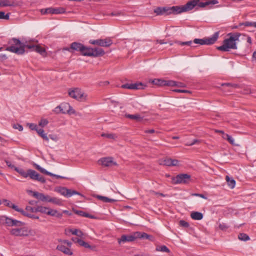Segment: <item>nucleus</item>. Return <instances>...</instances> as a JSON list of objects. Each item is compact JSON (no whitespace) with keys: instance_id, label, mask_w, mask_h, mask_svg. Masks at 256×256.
Returning a JSON list of instances; mask_svg holds the SVG:
<instances>
[{"instance_id":"f257e3e1","label":"nucleus","mask_w":256,"mask_h":256,"mask_svg":"<svg viewBox=\"0 0 256 256\" xmlns=\"http://www.w3.org/2000/svg\"><path fill=\"white\" fill-rule=\"evenodd\" d=\"M9 45L6 48V50L16 53L18 54H22L25 52V48H28L34 51V44H25L22 43L20 40L16 38H12L8 42Z\"/></svg>"},{"instance_id":"f03ea898","label":"nucleus","mask_w":256,"mask_h":256,"mask_svg":"<svg viewBox=\"0 0 256 256\" xmlns=\"http://www.w3.org/2000/svg\"><path fill=\"white\" fill-rule=\"evenodd\" d=\"M230 37L223 41L222 46H218L217 49L222 52H228L230 49L236 50L238 48L236 42L239 40L240 34L238 32L229 33L228 34Z\"/></svg>"},{"instance_id":"7ed1b4c3","label":"nucleus","mask_w":256,"mask_h":256,"mask_svg":"<svg viewBox=\"0 0 256 256\" xmlns=\"http://www.w3.org/2000/svg\"><path fill=\"white\" fill-rule=\"evenodd\" d=\"M82 54L84 56L98 57L104 54V51L100 48H91L84 46V48L81 52Z\"/></svg>"},{"instance_id":"20e7f679","label":"nucleus","mask_w":256,"mask_h":256,"mask_svg":"<svg viewBox=\"0 0 256 256\" xmlns=\"http://www.w3.org/2000/svg\"><path fill=\"white\" fill-rule=\"evenodd\" d=\"M154 12L157 16H168L170 14H176V6L156 7Z\"/></svg>"},{"instance_id":"39448f33","label":"nucleus","mask_w":256,"mask_h":256,"mask_svg":"<svg viewBox=\"0 0 256 256\" xmlns=\"http://www.w3.org/2000/svg\"><path fill=\"white\" fill-rule=\"evenodd\" d=\"M219 36V32H216L212 37L208 38H204L202 39L195 38L194 40V42L196 44H200V45H210L214 44L218 40Z\"/></svg>"},{"instance_id":"423d86ee","label":"nucleus","mask_w":256,"mask_h":256,"mask_svg":"<svg viewBox=\"0 0 256 256\" xmlns=\"http://www.w3.org/2000/svg\"><path fill=\"white\" fill-rule=\"evenodd\" d=\"M198 2L197 0H192L188 1L186 4L181 6H176V14L192 10L196 6V2Z\"/></svg>"},{"instance_id":"0eeeda50","label":"nucleus","mask_w":256,"mask_h":256,"mask_svg":"<svg viewBox=\"0 0 256 256\" xmlns=\"http://www.w3.org/2000/svg\"><path fill=\"white\" fill-rule=\"evenodd\" d=\"M68 95L73 98L82 102L86 100L87 97V95L78 88L70 90Z\"/></svg>"},{"instance_id":"6e6552de","label":"nucleus","mask_w":256,"mask_h":256,"mask_svg":"<svg viewBox=\"0 0 256 256\" xmlns=\"http://www.w3.org/2000/svg\"><path fill=\"white\" fill-rule=\"evenodd\" d=\"M10 233L16 236H26L30 234V230H29L26 227H22L12 228Z\"/></svg>"},{"instance_id":"1a4fd4ad","label":"nucleus","mask_w":256,"mask_h":256,"mask_svg":"<svg viewBox=\"0 0 256 256\" xmlns=\"http://www.w3.org/2000/svg\"><path fill=\"white\" fill-rule=\"evenodd\" d=\"M89 42L92 44L98 45L103 47H108L112 44V40L108 38L105 39L90 40Z\"/></svg>"},{"instance_id":"9d476101","label":"nucleus","mask_w":256,"mask_h":256,"mask_svg":"<svg viewBox=\"0 0 256 256\" xmlns=\"http://www.w3.org/2000/svg\"><path fill=\"white\" fill-rule=\"evenodd\" d=\"M190 179V176L186 174H182L177 175L176 177L172 178L174 184H186Z\"/></svg>"},{"instance_id":"9b49d317","label":"nucleus","mask_w":256,"mask_h":256,"mask_svg":"<svg viewBox=\"0 0 256 256\" xmlns=\"http://www.w3.org/2000/svg\"><path fill=\"white\" fill-rule=\"evenodd\" d=\"M28 176L30 178V179L32 180H37L42 183L46 182V180L44 178L40 176V174H38L37 172H36L35 170H28L27 178Z\"/></svg>"},{"instance_id":"f8f14e48","label":"nucleus","mask_w":256,"mask_h":256,"mask_svg":"<svg viewBox=\"0 0 256 256\" xmlns=\"http://www.w3.org/2000/svg\"><path fill=\"white\" fill-rule=\"evenodd\" d=\"M40 12L42 14H64L65 12V9L63 8H49L45 9H42L40 10Z\"/></svg>"},{"instance_id":"ddd939ff","label":"nucleus","mask_w":256,"mask_h":256,"mask_svg":"<svg viewBox=\"0 0 256 256\" xmlns=\"http://www.w3.org/2000/svg\"><path fill=\"white\" fill-rule=\"evenodd\" d=\"M146 86L142 82H136L134 84H126L122 85L121 88L130 90L144 89Z\"/></svg>"},{"instance_id":"4468645a","label":"nucleus","mask_w":256,"mask_h":256,"mask_svg":"<svg viewBox=\"0 0 256 256\" xmlns=\"http://www.w3.org/2000/svg\"><path fill=\"white\" fill-rule=\"evenodd\" d=\"M58 192L62 195L69 198L74 194L80 195V194L76 190L68 189L64 187L60 188L58 190Z\"/></svg>"},{"instance_id":"2eb2a0df","label":"nucleus","mask_w":256,"mask_h":256,"mask_svg":"<svg viewBox=\"0 0 256 256\" xmlns=\"http://www.w3.org/2000/svg\"><path fill=\"white\" fill-rule=\"evenodd\" d=\"M34 166L36 170H39L40 172H41L42 174H47L48 176H54V177L56 178H66L65 177L52 174V173L47 171L44 168H42L40 166H39L38 164H34Z\"/></svg>"},{"instance_id":"dca6fc26","label":"nucleus","mask_w":256,"mask_h":256,"mask_svg":"<svg viewBox=\"0 0 256 256\" xmlns=\"http://www.w3.org/2000/svg\"><path fill=\"white\" fill-rule=\"evenodd\" d=\"M136 238H137L136 236V232L134 234L132 235H122L120 238L118 240V242L119 244H120L122 242H130L134 241Z\"/></svg>"},{"instance_id":"f3484780","label":"nucleus","mask_w":256,"mask_h":256,"mask_svg":"<svg viewBox=\"0 0 256 256\" xmlns=\"http://www.w3.org/2000/svg\"><path fill=\"white\" fill-rule=\"evenodd\" d=\"M98 163L104 166H110L116 164V162H114L112 158L110 157L102 158L98 160Z\"/></svg>"},{"instance_id":"a211bd4d","label":"nucleus","mask_w":256,"mask_h":256,"mask_svg":"<svg viewBox=\"0 0 256 256\" xmlns=\"http://www.w3.org/2000/svg\"><path fill=\"white\" fill-rule=\"evenodd\" d=\"M178 163L179 162L177 160L167 158L161 160L160 164L170 166H178Z\"/></svg>"},{"instance_id":"6ab92c4d","label":"nucleus","mask_w":256,"mask_h":256,"mask_svg":"<svg viewBox=\"0 0 256 256\" xmlns=\"http://www.w3.org/2000/svg\"><path fill=\"white\" fill-rule=\"evenodd\" d=\"M153 82L156 85L160 86H173L176 85V82L174 80H164L159 79H155L153 80Z\"/></svg>"},{"instance_id":"aec40b11","label":"nucleus","mask_w":256,"mask_h":256,"mask_svg":"<svg viewBox=\"0 0 256 256\" xmlns=\"http://www.w3.org/2000/svg\"><path fill=\"white\" fill-rule=\"evenodd\" d=\"M4 218H5V222L6 224L8 226H21L24 224V223L21 221L6 216Z\"/></svg>"},{"instance_id":"412c9836","label":"nucleus","mask_w":256,"mask_h":256,"mask_svg":"<svg viewBox=\"0 0 256 256\" xmlns=\"http://www.w3.org/2000/svg\"><path fill=\"white\" fill-rule=\"evenodd\" d=\"M136 236L137 238L148 240L150 241H154V238L145 232H136Z\"/></svg>"},{"instance_id":"4be33fe9","label":"nucleus","mask_w":256,"mask_h":256,"mask_svg":"<svg viewBox=\"0 0 256 256\" xmlns=\"http://www.w3.org/2000/svg\"><path fill=\"white\" fill-rule=\"evenodd\" d=\"M56 249L62 252L64 254L71 256L73 254L70 249L66 247L63 245H58L56 247Z\"/></svg>"},{"instance_id":"5701e85b","label":"nucleus","mask_w":256,"mask_h":256,"mask_svg":"<svg viewBox=\"0 0 256 256\" xmlns=\"http://www.w3.org/2000/svg\"><path fill=\"white\" fill-rule=\"evenodd\" d=\"M84 48V46L80 43L74 42L71 44V49H72V50L78 51L81 52Z\"/></svg>"},{"instance_id":"b1692460","label":"nucleus","mask_w":256,"mask_h":256,"mask_svg":"<svg viewBox=\"0 0 256 256\" xmlns=\"http://www.w3.org/2000/svg\"><path fill=\"white\" fill-rule=\"evenodd\" d=\"M48 215L56 216L58 218H60L62 216V213L59 212L56 210L51 209L50 208H48Z\"/></svg>"},{"instance_id":"393cba45","label":"nucleus","mask_w":256,"mask_h":256,"mask_svg":"<svg viewBox=\"0 0 256 256\" xmlns=\"http://www.w3.org/2000/svg\"><path fill=\"white\" fill-rule=\"evenodd\" d=\"M31 193L32 194V196L34 197L35 198L42 201L44 202L45 200V195L42 193H40L37 192H33V191H30Z\"/></svg>"},{"instance_id":"a878e982","label":"nucleus","mask_w":256,"mask_h":256,"mask_svg":"<svg viewBox=\"0 0 256 256\" xmlns=\"http://www.w3.org/2000/svg\"><path fill=\"white\" fill-rule=\"evenodd\" d=\"M190 216L193 220H200L203 218V214L200 212H193L191 213Z\"/></svg>"},{"instance_id":"bb28decb","label":"nucleus","mask_w":256,"mask_h":256,"mask_svg":"<svg viewBox=\"0 0 256 256\" xmlns=\"http://www.w3.org/2000/svg\"><path fill=\"white\" fill-rule=\"evenodd\" d=\"M226 180L228 183V185L230 188H234L236 186V181L228 176H226Z\"/></svg>"},{"instance_id":"cd10ccee","label":"nucleus","mask_w":256,"mask_h":256,"mask_svg":"<svg viewBox=\"0 0 256 256\" xmlns=\"http://www.w3.org/2000/svg\"><path fill=\"white\" fill-rule=\"evenodd\" d=\"M126 117L127 118H129L132 120H134L137 122H140L142 120V118L138 114H126Z\"/></svg>"},{"instance_id":"c85d7f7f","label":"nucleus","mask_w":256,"mask_h":256,"mask_svg":"<svg viewBox=\"0 0 256 256\" xmlns=\"http://www.w3.org/2000/svg\"><path fill=\"white\" fill-rule=\"evenodd\" d=\"M96 198L100 200H101L102 201L104 202H116V200L114 199H112L108 197L99 196H96Z\"/></svg>"},{"instance_id":"c756f323","label":"nucleus","mask_w":256,"mask_h":256,"mask_svg":"<svg viewBox=\"0 0 256 256\" xmlns=\"http://www.w3.org/2000/svg\"><path fill=\"white\" fill-rule=\"evenodd\" d=\"M69 232L72 234L76 235L80 238H83L84 234L80 230L78 229H70Z\"/></svg>"},{"instance_id":"7c9ffc66","label":"nucleus","mask_w":256,"mask_h":256,"mask_svg":"<svg viewBox=\"0 0 256 256\" xmlns=\"http://www.w3.org/2000/svg\"><path fill=\"white\" fill-rule=\"evenodd\" d=\"M75 214H78V216L86 217V218H94V216H92L88 213H86L82 210H75L74 211Z\"/></svg>"},{"instance_id":"2f4dec72","label":"nucleus","mask_w":256,"mask_h":256,"mask_svg":"<svg viewBox=\"0 0 256 256\" xmlns=\"http://www.w3.org/2000/svg\"><path fill=\"white\" fill-rule=\"evenodd\" d=\"M38 134L45 140L48 142V138L44 133V130L42 128H38L36 130Z\"/></svg>"},{"instance_id":"473e14b6","label":"nucleus","mask_w":256,"mask_h":256,"mask_svg":"<svg viewBox=\"0 0 256 256\" xmlns=\"http://www.w3.org/2000/svg\"><path fill=\"white\" fill-rule=\"evenodd\" d=\"M78 244L80 246H84L85 248H90L92 250H94L95 248L94 246H92L90 245L88 242H85L82 240H80Z\"/></svg>"},{"instance_id":"72a5a7b5","label":"nucleus","mask_w":256,"mask_h":256,"mask_svg":"<svg viewBox=\"0 0 256 256\" xmlns=\"http://www.w3.org/2000/svg\"><path fill=\"white\" fill-rule=\"evenodd\" d=\"M34 51L36 52L42 56L46 54L45 50L38 45H36V46H34Z\"/></svg>"},{"instance_id":"f704fd0d","label":"nucleus","mask_w":256,"mask_h":256,"mask_svg":"<svg viewBox=\"0 0 256 256\" xmlns=\"http://www.w3.org/2000/svg\"><path fill=\"white\" fill-rule=\"evenodd\" d=\"M14 170H16V172H18L19 174H20L24 178H27L28 170L26 172L22 168H20L17 167L15 168Z\"/></svg>"},{"instance_id":"c9c22d12","label":"nucleus","mask_w":256,"mask_h":256,"mask_svg":"<svg viewBox=\"0 0 256 256\" xmlns=\"http://www.w3.org/2000/svg\"><path fill=\"white\" fill-rule=\"evenodd\" d=\"M49 208L42 206H37V212H40L42 214H48V210Z\"/></svg>"},{"instance_id":"e433bc0d","label":"nucleus","mask_w":256,"mask_h":256,"mask_svg":"<svg viewBox=\"0 0 256 256\" xmlns=\"http://www.w3.org/2000/svg\"><path fill=\"white\" fill-rule=\"evenodd\" d=\"M156 250L158 252H169L170 250L166 246H158L156 248Z\"/></svg>"},{"instance_id":"4c0bfd02","label":"nucleus","mask_w":256,"mask_h":256,"mask_svg":"<svg viewBox=\"0 0 256 256\" xmlns=\"http://www.w3.org/2000/svg\"><path fill=\"white\" fill-rule=\"evenodd\" d=\"M238 238L243 241H247L250 239L249 236L244 233H240L238 236Z\"/></svg>"},{"instance_id":"58836bf2","label":"nucleus","mask_w":256,"mask_h":256,"mask_svg":"<svg viewBox=\"0 0 256 256\" xmlns=\"http://www.w3.org/2000/svg\"><path fill=\"white\" fill-rule=\"evenodd\" d=\"M4 202L5 203V205L13 208L14 210H16L17 206L15 205L14 204L11 202L10 200H4Z\"/></svg>"},{"instance_id":"ea45409f","label":"nucleus","mask_w":256,"mask_h":256,"mask_svg":"<svg viewBox=\"0 0 256 256\" xmlns=\"http://www.w3.org/2000/svg\"><path fill=\"white\" fill-rule=\"evenodd\" d=\"M240 26H252L254 28L256 27V22H242L239 24Z\"/></svg>"},{"instance_id":"a19ab883","label":"nucleus","mask_w":256,"mask_h":256,"mask_svg":"<svg viewBox=\"0 0 256 256\" xmlns=\"http://www.w3.org/2000/svg\"><path fill=\"white\" fill-rule=\"evenodd\" d=\"M12 6H14L13 4L10 3L8 0H2L0 1V6L4 7Z\"/></svg>"},{"instance_id":"79ce46f5","label":"nucleus","mask_w":256,"mask_h":256,"mask_svg":"<svg viewBox=\"0 0 256 256\" xmlns=\"http://www.w3.org/2000/svg\"><path fill=\"white\" fill-rule=\"evenodd\" d=\"M230 226L225 223L222 222V223H219L218 224V228L220 230L223 231H226V230H228Z\"/></svg>"},{"instance_id":"37998d69","label":"nucleus","mask_w":256,"mask_h":256,"mask_svg":"<svg viewBox=\"0 0 256 256\" xmlns=\"http://www.w3.org/2000/svg\"><path fill=\"white\" fill-rule=\"evenodd\" d=\"M102 137H105L110 139H115L116 138V134H105L103 133L101 134Z\"/></svg>"},{"instance_id":"c03bdc74","label":"nucleus","mask_w":256,"mask_h":256,"mask_svg":"<svg viewBox=\"0 0 256 256\" xmlns=\"http://www.w3.org/2000/svg\"><path fill=\"white\" fill-rule=\"evenodd\" d=\"M49 202H52L57 205H60L62 204L61 200L56 198H52L49 200Z\"/></svg>"},{"instance_id":"a18cd8bd","label":"nucleus","mask_w":256,"mask_h":256,"mask_svg":"<svg viewBox=\"0 0 256 256\" xmlns=\"http://www.w3.org/2000/svg\"><path fill=\"white\" fill-rule=\"evenodd\" d=\"M10 13L5 14L4 12H0V19L2 20H8L10 18Z\"/></svg>"},{"instance_id":"49530a36","label":"nucleus","mask_w":256,"mask_h":256,"mask_svg":"<svg viewBox=\"0 0 256 256\" xmlns=\"http://www.w3.org/2000/svg\"><path fill=\"white\" fill-rule=\"evenodd\" d=\"M175 43H176V44H178L179 45H180V46H190L191 44H192V42L191 40L188 41V42H180V41H176Z\"/></svg>"},{"instance_id":"de8ad7c7","label":"nucleus","mask_w":256,"mask_h":256,"mask_svg":"<svg viewBox=\"0 0 256 256\" xmlns=\"http://www.w3.org/2000/svg\"><path fill=\"white\" fill-rule=\"evenodd\" d=\"M16 211L20 212L24 216H28V212H27V211L24 210L23 209L19 208L18 206L15 210Z\"/></svg>"},{"instance_id":"09e8293b","label":"nucleus","mask_w":256,"mask_h":256,"mask_svg":"<svg viewBox=\"0 0 256 256\" xmlns=\"http://www.w3.org/2000/svg\"><path fill=\"white\" fill-rule=\"evenodd\" d=\"M48 123V120L45 118H42L38 122V125L41 127H44L46 126Z\"/></svg>"},{"instance_id":"8fccbe9b","label":"nucleus","mask_w":256,"mask_h":256,"mask_svg":"<svg viewBox=\"0 0 256 256\" xmlns=\"http://www.w3.org/2000/svg\"><path fill=\"white\" fill-rule=\"evenodd\" d=\"M37 207L36 208H33L30 206H27L26 207V210L28 212H36L37 210Z\"/></svg>"},{"instance_id":"3c124183","label":"nucleus","mask_w":256,"mask_h":256,"mask_svg":"<svg viewBox=\"0 0 256 256\" xmlns=\"http://www.w3.org/2000/svg\"><path fill=\"white\" fill-rule=\"evenodd\" d=\"M54 112L56 114L62 113L65 114L66 112L64 111L63 109L62 108L61 106H56L54 110Z\"/></svg>"},{"instance_id":"603ef678","label":"nucleus","mask_w":256,"mask_h":256,"mask_svg":"<svg viewBox=\"0 0 256 256\" xmlns=\"http://www.w3.org/2000/svg\"><path fill=\"white\" fill-rule=\"evenodd\" d=\"M179 224L181 226L184 227V228H188L190 226L189 224L184 220H180L179 222Z\"/></svg>"},{"instance_id":"864d4df0","label":"nucleus","mask_w":256,"mask_h":256,"mask_svg":"<svg viewBox=\"0 0 256 256\" xmlns=\"http://www.w3.org/2000/svg\"><path fill=\"white\" fill-rule=\"evenodd\" d=\"M200 140L198 139H194L192 142H188L186 144V146H191L195 144H199Z\"/></svg>"},{"instance_id":"5fc2aeb1","label":"nucleus","mask_w":256,"mask_h":256,"mask_svg":"<svg viewBox=\"0 0 256 256\" xmlns=\"http://www.w3.org/2000/svg\"><path fill=\"white\" fill-rule=\"evenodd\" d=\"M28 125L30 130H34L36 131L37 130L38 128L36 124L32 123H28Z\"/></svg>"},{"instance_id":"6e6d98bb","label":"nucleus","mask_w":256,"mask_h":256,"mask_svg":"<svg viewBox=\"0 0 256 256\" xmlns=\"http://www.w3.org/2000/svg\"><path fill=\"white\" fill-rule=\"evenodd\" d=\"M222 86H226L228 87H231V88H236L238 86V85L236 84H231V83H224L222 84Z\"/></svg>"},{"instance_id":"4d7b16f0","label":"nucleus","mask_w":256,"mask_h":256,"mask_svg":"<svg viewBox=\"0 0 256 256\" xmlns=\"http://www.w3.org/2000/svg\"><path fill=\"white\" fill-rule=\"evenodd\" d=\"M226 139L228 141L232 144H234V139L230 135L226 134Z\"/></svg>"},{"instance_id":"13d9d810","label":"nucleus","mask_w":256,"mask_h":256,"mask_svg":"<svg viewBox=\"0 0 256 256\" xmlns=\"http://www.w3.org/2000/svg\"><path fill=\"white\" fill-rule=\"evenodd\" d=\"M48 138L54 142H56L58 140V136L56 134H50Z\"/></svg>"},{"instance_id":"bf43d9fd","label":"nucleus","mask_w":256,"mask_h":256,"mask_svg":"<svg viewBox=\"0 0 256 256\" xmlns=\"http://www.w3.org/2000/svg\"><path fill=\"white\" fill-rule=\"evenodd\" d=\"M59 242H62V243H64V244H66L67 246L69 247V248H70L72 246V243L68 241V240H59Z\"/></svg>"},{"instance_id":"052dcab7","label":"nucleus","mask_w":256,"mask_h":256,"mask_svg":"<svg viewBox=\"0 0 256 256\" xmlns=\"http://www.w3.org/2000/svg\"><path fill=\"white\" fill-rule=\"evenodd\" d=\"M13 128L15 129L18 130L19 131H22L23 130L22 126L20 124H14Z\"/></svg>"},{"instance_id":"680f3d73","label":"nucleus","mask_w":256,"mask_h":256,"mask_svg":"<svg viewBox=\"0 0 256 256\" xmlns=\"http://www.w3.org/2000/svg\"><path fill=\"white\" fill-rule=\"evenodd\" d=\"M5 162L6 164V165L9 168H14L15 170V168H16V166H15L14 165L12 164L8 160H6Z\"/></svg>"},{"instance_id":"e2e57ef3","label":"nucleus","mask_w":256,"mask_h":256,"mask_svg":"<svg viewBox=\"0 0 256 256\" xmlns=\"http://www.w3.org/2000/svg\"><path fill=\"white\" fill-rule=\"evenodd\" d=\"M174 92H180V93H185V92H189L187 90H180V89H176L173 90Z\"/></svg>"},{"instance_id":"0e129e2a","label":"nucleus","mask_w":256,"mask_h":256,"mask_svg":"<svg viewBox=\"0 0 256 256\" xmlns=\"http://www.w3.org/2000/svg\"><path fill=\"white\" fill-rule=\"evenodd\" d=\"M28 217L29 218H32V219H38L39 218V217L38 216H36L34 214H30V213L28 214Z\"/></svg>"},{"instance_id":"69168bd1","label":"nucleus","mask_w":256,"mask_h":256,"mask_svg":"<svg viewBox=\"0 0 256 256\" xmlns=\"http://www.w3.org/2000/svg\"><path fill=\"white\" fill-rule=\"evenodd\" d=\"M192 195L200 197V198H204V199H207V198L203 194H194Z\"/></svg>"},{"instance_id":"338daca9","label":"nucleus","mask_w":256,"mask_h":256,"mask_svg":"<svg viewBox=\"0 0 256 256\" xmlns=\"http://www.w3.org/2000/svg\"><path fill=\"white\" fill-rule=\"evenodd\" d=\"M81 239L78 238H72V240L75 243H78L79 244L80 242Z\"/></svg>"},{"instance_id":"774afa93","label":"nucleus","mask_w":256,"mask_h":256,"mask_svg":"<svg viewBox=\"0 0 256 256\" xmlns=\"http://www.w3.org/2000/svg\"><path fill=\"white\" fill-rule=\"evenodd\" d=\"M120 14H121L120 12H112L110 14V16H118L120 15Z\"/></svg>"}]
</instances>
